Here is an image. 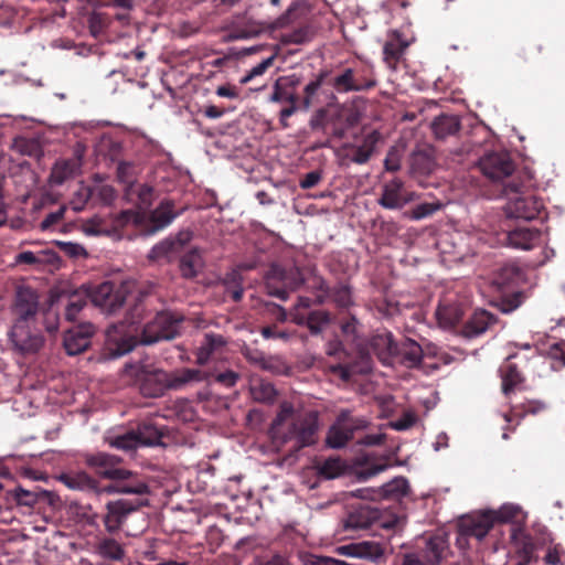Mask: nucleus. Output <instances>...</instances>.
Listing matches in <instances>:
<instances>
[{
	"instance_id": "obj_60",
	"label": "nucleus",
	"mask_w": 565,
	"mask_h": 565,
	"mask_svg": "<svg viewBox=\"0 0 565 565\" xmlns=\"http://www.w3.org/2000/svg\"><path fill=\"white\" fill-rule=\"evenodd\" d=\"M94 199V191H92V188L89 186H83L81 188L75 198L72 200L71 204L74 211L78 212L84 209L86 203L89 200Z\"/></svg>"
},
{
	"instance_id": "obj_62",
	"label": "nucleus",
	"mask_w": 565,
	"mask_h": 565,
	"mask_svg": "<svg viewBox=\"0 0 565 565\" xmlns=\"http://www.w3.org/2000/svg\"><path fill=\"white\" fill-rule=\"evenodd\" d=\"M122 494L145 495L149 493V487L141 480H132L128 483L121 482Z\"/></svg>"
},
{
	"instance_id": "obj_44",
	"label": "nucleus",
	"mask_w": 565,
	"mask_h": 565,
	"mask_svg": "<svg viewBox=\"0 0 565 565\" xmlns=\"http://www.w3.org/2000/svg\"><path fill=\"white\" fill-rule=\"evenodd\" d=\"M371 522V514L366 508H360L352 512L345 520V529L360 530L369 527Z\"/></svg>"
},
{
	"instance_id": "obj_20",
	"label": "nucleus",
	"mask_w": 565,
	"mask_h": 565,
	"mask_svg": "<svg viewBox=\"0 0 565 565\" xmlns=\"http://www.w3.org/2000/svg\"><path fill=\"white\" fill-rule=\"evenodd\" d=\"M301 78L296 75L280 76L276 79L269 102L277 104H289L299 102L298 87Z\"/></svg>"
},
{
	"instance_id": "obj_7",
	"label": "nucleus",
	"mask_w": 565,
	"mask_h": 565,
	"mask_svg": "<svg viewBox=\"0 0 565 565\" xmlns=\"http://www.w3.org/2000/svg\"><path fill=\"white\" fill-rule=\"evenodd\" d=\"M88 297L89 287L87 286L73 289L68 285H60L51 290L50 301L51 306L64 307L65 318L73 321L87 303Z\"/></svg>"
},
{
	"instance_id": "obj_31",
	"label": "nucleus",
	"mask_w": 565,
	"mask_h": 565,
	"mask_svg": "<svg viewBox=\"0 0 565 565\" xmlns=\"http://www.w3.org/2000/svg\"><path fill=\"white\" fill-rule=\"evenodd\" d=\"M127 195L140 210H147L152 204L153 189L148 184H130Z\"/></svg>"
},
{
	"instance_id": "obj_2",
	"label": "nucleus",
	"mask_w": 565,
	"mask_h": 565,
	"mask_svg": "<svg viewBox=\"0 0 565 565\" xmlns=\"http://www.w3.org/2000/svg\"><path fill=\"white\" fill-rule=\"evenodd\" d=\"M180 319L171 312L162 311L141 324L139 320H125L111 326L106 332L105 355L120 358L131 352L137 344H152L170 340L178 333Z\"/></svg>"
},
{
	"instance_id": "obj_46",
	"label": "nucleus",
	"mask_w": 565,
	"mask_h": 565,
	"mask_svg": "<svg viewBox=\"0 0 565 565\" xmlns=\"http://www.w3.org/2000/svg\"><path fill=\"white\" fill-rule=\"evenodd\" d=\"M250 393L255 401L262 403H270L276 397L275 387L267 382L254 383L250 387Z\"/></svg>"
},
{
	"instance_id": "obj_39",
	"label": "nucleus",
	"mask_w": 565,
	"mask_h": 565,
	"mask_svg": "<svg viewBox=\"0 0 565 565\" xmlns=\"http://www.w3.org/2000/svg\"><path fill=\"white\" fill-rule=\"evenodd\" d=\"M355 82L359 85L358 92L369 90L376 86L373 68L370 65L352 67Z\"/></svg>"
},
{
	"instance_id": "obj_33",
	"label": "nucleus",
	"mask_w": 565,
	"mask_h": 565,
	"mask_svg": "<svg viewBox=\"0 0 565 565\" xmlns=\"http://www.w3.org/2000/svg\"><path fill=\"white\" fill-rule=\"evenodd\" d=\"M340 551L344 555L360 558H377L382 555V550L379 545L369 542L345 545L340 547Z\"/></svg>"
},
{
	"instance_id": "obj_14",
	"label": "nucleus",
	"mask_w": 565,
	"mask_h": 565,
	"mask_svg": "<svg viewBox=\"0 0 565 565\" xmlns=\"http://www.w3.org/2000/svg\"><path fill=\"white\" fill-rule=\"evenodd\" d=\"M147 504V499L109 501L106 504V514L103 520L106 531L109 533L119 531L131 512Z\"/></svg>"
},
{
	"instance_id": "obj_52",
	"label": "nucleus",
	"mask_w": 565,
	"mask_h": 565,
	"mask_svg": "<svg viewBox=\"0 0 565 565\" xmlns=\"http://www.w3.org/2000/svg\"><path fill=\"white\" fill-rule=\"evenodd\" d=\"M328 322L329 316L324 311H313L306 320L309 330L315 334L320 333Z\"/></svg>"
},
{
	"instance_id": "obj_64",
	"label": "nucleus",
	"mask_w": 565,
	"mask_h": 565,
	"mask_svg": "<svg viewBox=\"0 0 565 565\" xmlns=\"http://www.w3.org/2000/svg\"><path fill=\"white\" fill-rule=\"evenodd\" d=\"M65 211L66 206L62 205L55 212L49 213L41 222L40 228L42 231H47L52 228L54 225H56L63 220Z\"/></svg>"
},
{
	"instance_id": "obj_35",
	"label": "nucleus",
	"mask_w": 565,
	"mask_h": 565,
	"mask_svg": "<svg viewBox=\"0 0 565 565\" xmlns=\"http://www.w3.org/2000/svg\"><path fill=\"white\" fill-rule=\"evenodd\" d=\"M203 267V259L199 249H190L180 260V270L186 278H192Z\"/></svg>"
},
{
	"instance_id": "obj_32",
	"label": "nucleus",
	"mask_w": 565,
	"mask_h": 565,
	"mask_svg": "<svg viewBox=\"0 0 565 565\" xmlns=\"http://www.w3.org/2000/svg\"><path fill=\"white\" fill-rule=\"evenodd\" d=\"M225 344L222 335L206 333L203 343L198 348L195 356L199 365H204L210 360L212 353Z\"/></svg>"
},
{
	"instance_id": "obj_38",
	"label": "nucleus",
	"mask_w": 565,
	"mask_h": 565,
	"mask_svg": "<svg viewBox=\"0 0 565 565\" xmlns=\"http://www.w3.org/2000/svg\"><path fill=\"white\" fill-rule=\"evenodd\" d=\"M98 554L109 561H120L125 556L122 546L114 539H104L97 546Z\"/></svg>"
},
{
	"instance_id": "obj_15",
	"label": "nucleus",
	"mask_w": 565,
	"mask_h": 565,
	"mask_svg": "<svg viewBox=\"0 0 565 565\" xmlns=\"http://www.w3.org/2000/svg\"><path fill=\"white\" fill-rule=\"evenodd\" d=\"M40 297L30 286L17 287L14 302L11 306L13 319L34 321L39 311Z\"/></svg>"
},
{
	"instance_id": "obj_21",
	"label": "nucleus",
	"mask_w": 565,
	"mask_h": 565,
	"mask_svg": "<svg viewBox=\"0 0 565 565\" xmlns=\"http://www.w3.org/2000/svg\"><path fill=\"white\" fill-rule=\"evenodd\" d=\"M94 334L90 323H82L70 329L64 335V348L68 355H76L86 350Z\"/></svg>"
},
{
	"instance_id": "obj_51",
	"label": "nucleus",
	"mask_w": 565,
	"mask_h": 565,
	"mask_svg": "<svg viewBox=\"0 0 565 565\" xmlns=\"http://www.w3.org/2000/svg\"><path fill=\"white\" fill-rule=\"evenodd\" d=\"M141 446H152L160 439L159 430L151 424H145L137 431Z\"/></svg>"
},
{
	"instance_id": "obj_43",
	"label": "nucleus",
	"mask_w": 565,
	"mask_h": 565,
	"mask_svg": "<svg viewBox=\"0 0 565 565\" xmlns=\"http://www.w3.org/2000/svg\"><path fill=\"white\" fill-rule=\"evenodd\" d=\"M194 237V232L191 227L181 228L178 233L170 235L160 245L154 247H184Z\"/></svg>"
},
{
	"instance_id": "obj_53",
	"label": "nucleus",
	"mask_w": 565,
	"mask_h": 565,
	"mask_svg": "<svg viewBox=\"0 0 565 565\" xmlns=\"http://www.w3.org/2000/svg\"><path fill=\"white\" fill-rule=\"evenodd\" d=\"M94 191V199L103 205H110L116 199V191L111 185L100 184L92 188Z\"/></svg>"
},
{
	"instance_id": "obj_1",
	"label": "nucleus",
	"mask_w": 565,
	"mask_h": 565,
	"mask_svg": "<svg viewBox=\"0 0 565 565\" xmlns=\"http://www.w3.org/2000/svg\"><path fill=\"white\" fill-rule=\"evenodd\" d=\"M179 215L172 200L164 199L149 213L148 216L137 214L130 210L106 220L95 216L84 224V232L88 235L108 236L115 241L130 239L132 235L152 236L168 227Z\"/></svg>"
},
{
	"instance_id": "obj_29",
	"label": "nucleus",
	"mask_w": 565,
	"mask_h": 565,
	"mask_svg": "<svg viewBox=\"0 0 565 565\" xmlns=\"http://www.w3.org/2000/svg\"><path fill=\"white\" fill-rule=\"evenodd\" d=\"M494 322L493 316L486 310H477L462 329V335L466 338H475L484 333Z\"/></svg>"
},
{
	"instance_id": "obj_50",
	"label": "nucleus",
	"mask_w": 565,
	"mask_h": 565,
	"mask_svg": "<svg viewBox=\"0 0 565 565\" xmlns=\"http://www.w3.org/2000/svg\"><path fill=\"white\" fill-rule=\"evenodd\" d=\"M354 120L350 117L347 118L345 122L340 120V116L332 118L330 122V131L327 134L334 139H343L351 126H353Z\"/></svg>"
},
{
	"instance_id": "obj_26",
	"label": "nucleus",
	"mask_w": 565,
	"mask_h": 565,
	"mask_svg": "<svg viewBox=\"0 0 565 565\" xmlns=\"http://www.w3.org/2000/svg\"><path fill=\"white\" fill-rule=\"evenodd\" d=\"M371 348L383 364L392 365L395 362L398 344L393 341L391 333L383 332L374 335Z\"/></svg>"
},
{
	"instance_id": "obj_28",
	"label": "nucleus",
	"mask_w": 565,
	"mask_h": 565,
	"mask_svg": "<svg viewBox=\"0 0 565 565\" xmlns=\"http://www.w3.org/2000/svg\"><path fill=\"white\" fill-rule=\"evenodd\" d=\"M541 236L539 230H533L527 226H518L507 234L508 247L524 248L534 247L540 244L536 238Z\"/></svg>"
},
{
	"instance_id": "obj_27",
	"label": "nucleus",
	"mask_w": 565,
	"mask_h": 565,
	"mask_svg": "<svg viewBox=\"0 0 565 565\" xmlns=\"http://www.w3.org/2000/svg\"><path fill=\"white\" fill-rule=\"evenodd\" d=\"M57 480L71 490L93 492L96 488V480L82 470L63 472Z\"/></svg>"
},
{
	"instance_id": "obj_34",
	"label": "nucleus",
	"mask_w": 565,
	"mask_h": 565,
	"mask_svg": "<svg viewBox=\"0 0 565 565\" xmlns=\"http://www.w3.org/2000/svg\"><path fill=\"white\" fill-rule=\"evenodd\" d=\"M327 75V72H320L315 79L310 81L303 87L302 96H299V104L302 106L303 111L309 110V108L315 104L318 90L321 88Z\"/></svg>"
},
{
	"instance_id": "obj_56",
	"label": "nucleus",
	"mask_w": 565,
	"mask_h": 565,
	"mask_svg": "<svg viewBox=\"0 0 565 565\" xmlns=\"http://www.w3.org/2000/svg\"><path fill=\"white\" fill-rule=\"evenodd\" d=\"M309 41V29L307 26L295 29L281 35L284 44H302Z\"/></svg>"
},
{
	"instance_id": "obj_55",
	"label": "nucleus",
	"mask_w": 565,
	"mask_h": 565,
	"mask_svg": "<svg viewBox=\"0 0 565 565\" xmlns=\"http://www.w3.org/2000/svg\"><path fill=\"white\" fill-rule=\"evenodd\" d=\"M404 47L397 42H387L383 47L384 61L394 67L403 54Z\"/></svg>"
},
{
	"instance_id": "obj_36",
	"label": "nucleus",
	"mask_w": 565,
	"mask_h": 565,
	"mask_svg": "<svg viewBox=\"0 0 565 565\" xmlns=\"http://www.w3.org/2000/svg\"><path fill=\"white\" fill-rule=\"evenodd\" d=\"M330 84L338 93L358 92L359 88L352 67L343 68L331 79Z\"/></svg>"
},
{
	"instance_id": "obj_49",
	"label": "nucleus",
	"mask_w": 565,
	"mask_h": 565,
	"mask_svg": "<svg viewBox=\"0 0 565 565\" xmlns=\"http://www.w3.org/2000/svg\"><path fill=\"white\" fill-rule=\"evenodd\" d=\"M544 353L553 361L554 369L565 366V341L550 344Z\"/></svg>"
},
{
	"instance_id": "obj_23",
	"label": "nucleus",
	"mask_w": 565,
	"mask_h": 565,
	"mask_svg": "<svg viewBox=\"0 0 565 565\" xmlns=\"http://www.w3.org/2000/svg\"><path fill=\"white\" fill-rule=\"evenodd\" d=\"M463 309L452 296H447L440 300L436 309V319L444 329L452 328L462 317Z\"/></svg>"
},
{
	"instance_id": "obj_3",
	"label": "nucleus",
	"mask_w": 565,
	"mask_h": 565,
	"mask_svg": "<svg viewBox=\"0 0 565 565\" xmlns=\"http://www.w3.org/2000/svg\"><path fill=\"white\" fill-rule=\"evenodd\" d=\"M318 430L317 412L297 411L290 402L285 401L270 424L269 437L276 449L291 444L292 449L299 450L316 444Z\"/></svg>"
},
{
	"instance_id": "obj_48",
	"label": "nucleus",
	"mask_w": 565,
	"mask_h": 565,
	"mask_svg": "<svg viewBox=\"0 0 565 565\" xmlns=\"http://www.w3.org/2000/svg\"><path fill=\"white\" fill-rule=\"evenodd\" d=\"M57 259L54 249H42L40 253L34 254L33 252H24L17 256V262L19 263H42L50 262L53 263Z\"/></svg>"
},
{
	"instance_id": "obj_9",
	"label": "nucleus",
	"mask_w": 565,
	"mask_h": 565,
	"mask_svg": "<svg viewBox=\"0 0 565 565\" xmlns=\"http://www.w3.org/2000/svg\"><path fill=\"white\" fill-rule=\"evenodd\" d=\"M267 279L269 294L281 300H286L288 298L287 289H297L302 282L306 281V276L296 266L290 267L289 269H285L278 265H275L271 267Z\"/></svg>"
},
{
	"instance_id": "obj_8",
	"label": "nucleus",
	"mask_w": 565,
	"mask_h": 565,
	"mask_svg": "<svg viewBox=\"0 0 565 565\" xmlns=\"http://www.w3.org/2000/svg\"><path fill=\"white\" fill-rule=\"evenodd\" d=\"M34 321L13 319L8 332L9 342L21 353H35L44 343L40 332L33 330Z\"/></svg>"
},
{
	"instance_id": "obj_47",
	"label": "nucleus",
	"mask_w": 565,
	"mask_h": 565,
	"mask_svg": "<svg viewBox=\"0 0 565 565\" xmlns=\"http://www.w3.org/2000/svg\"><path fill=\"white\" fill-rule=\"evenodd\" d=\"M111 447L122 450L135 449L141 446L139 436L136 431H128L122 435H118L109 440Z\"/></svg>"
},
{
	"instance_id": "obj_57",
	"label": "nucleus",
	"mask_w": 565,
	"mask_h": 565,
	"mask_svg": "<svg viewBox=\"0 0 565 565\" xmlns=\"http://www.w3.org/2000/svg\"><path fill=\"white\" fill-rule=\"evenodd\" d=\"M74 163L72 161L57 162L52 171V179L55 183L62 184L73 173Z\"/></svg>"
},
{
	"instance_id": "obj_18",
	"label": "nucleus",
	"mask_w": 565,
	"mask_h": 565,
	"mask_svg": "<svg viewBox=\"0 0 565 565\" xmlns=\"http://www.w3.org/2000/svg\"><path fill=\"white\" fill-rule=\"evenodd\" d=\"M414 200V193L407 192L404 182L395 178L383 185L379 204L384 209L399 210Z\"/></svg>"
},
{
	"instance_id": "obj_5",
	"label": "nucleus",
	"mask_w": 565,
	"mask_h": 565,
	"mask_svg": "<svg viewBox=\"0 0 565 565\" xmlns=\"http://www.w3.org/2000/svg\"><path fill=\"white\" fill-rule=\"evenodd\" d=\"M526 280V275L515 265L502 267L493 279V286L501 292L499 308L509 313L520 307L525 296L518 290Z\"/></svg>"
},
{
	"instance_id": "obj_54",
	"label": "nucleus",
	"mask_w": 565,
	"mask_h": 565,
	"mask_svg": "<svg viewBox=\"0 0 565 565\" xmlns=\"http://www.w3.org/2000/svg\"><path fill=\"white\" fill-rule=\"evenodd\" d=\"M440 202H425L416 205L412 212L411 217L413 220H422L433 215L435 212L441 209Z\"/></svg>"
},
{
	"instance_id": "obj_58",
	"label": "nucleus",
	"mask_w": 565,
	"mask_h": 565,
	"mask_svg": "<svg viewBox=\"0 0 565 565\" xmlns=\"http://www.w3.org/2000/svg\"><path fill=\"white\" fill-rule=\"evenodd\" d=\"M274 61H275V55H271L267 58H265L264 61H262L259 64H257L256 66H254L250 71H248L246 73V75H244L239 83L241 84H247L248 82H250L254 77H257V76H260L263 75L273 64H274Z\"/></svg>"
},
{
	"instance_id": "obj_12",
	"label": "nucleus",
	"mask_w": 565,
	"mask_h": 565,
	"mask_svg": "<svg viewBox=\"0 0 565 565\" xmlns=\"http://www.w3.org/2000/svg\"><path fill=\"white\" fill-rule=\"evenodd\" d=\"M366 426V419L352 418L349 412H342L328 431L326 439L327 445L334 449L342 448L353 438L354 431L363 429Z\"/></svg>"
},
{
	"instance_id": "obj_40",
	"label": "nucleus",
	"mask_w": 565,
	"mask_h": 565,
	"mask_svg": "<svg viewBox=\"0 0 565 565\" xmlns=\"http://www.w3.org/2000/svg\"><path fill=\"white\" fill-rule=\"evenodd\" d=\"M412 170L419 174H429L433 172L435 162L426 151H416L411 157Z\"/></svg>"
},
{
	"instance_id": "obj_19",
	"label": "nucleus",
	"mask_w": 565,
	"mask_h": 565,
	"mask_svg": "<svg viewBox=\"0 0 565 565\" xmlns=\"http://www.w3.org/2000/svg\"><path fill=\"white\" fill-rule=\"evenodd\" d=\"M493 524V515L489 510L462 516L459 522V530L462 535L475 536L478 540H482Z\"/></svg>"
},
{
	"instance_id": "obj_10",
	"label": "nucleus",
	"mask_w": 565,
	"mask_h": 565,
	"mask_svg": "<svg viewBox=\"0 0 565 565\" xmlns=\"http://www.w3.org/2000/svg\"><path fill=\"white\" fill-rule=\"evenodd\" d=\"M478 167L482 174L492 182L514 178L515 163L507 151L486 153L479 159Z\"/></svg>"
},
{
	"instance_id": "obj_6",
	"label": "nucleus",
	"mask_w": 565,
	"mask_h": 565,
	"mask_svg": "<svg viewBox=\"0 0 565 565\" xmlns=\"http://www.w3.org/2000/svg\"><path fill=\"white\" fill-rule=\"evenodd\" d=\"M395 361L401 362L407 367L438 369L440 363H448L446 355L438 356L435 347H427L425 350L414 340L406 339L397 348Z\"/></svg>"
},
{
	"instance_id": "obj_63",
	"label": "nucleus",
	"mask_w": 565,
	"mask_h": 565,
	"mask_svg": "<svg viewBox=\"0 0 565 565\" xmlns=\"http://www.w3.org/2000/svg\"><path fill=\"white\" fill-rule=\"evenodd\" d=\"M117 177L120 182L134 184L135 166L131 162L120 161L117 167Z\"/></svg>"
},
{
	"instance_id": "obj_25",
	"label": "nucleus",
	"mask_w": 565,
	"mask_h": 565,
	"mask_svg": "<svg viewBox=\"0 0 565 565\" xmlns=\"http://www.w3.org/2000/svg\"><path fill=\"white\" fill-rule=\"evenodd\" d=\"M139 382L140 392L145 396L157 397L168 388V373L161 370L143 372Z\"/></svg>"
},
{
	"instance_id": "obj_24",
	"label": "nucleus",
	"mask_w": 565,
	"mask_h": 565,
	"mask_svg": "<svg viewBox=\"0 0 565 565\" xmlns=\"http://www.w3.org/2000/svg\"><path fill=\"white\" fill-rule=\"evenodd\" d=\"M447 551V542L443 536H434L429 539L426 545V556L428 564L420 562L414 554L406 555L402 565H437Z\"/></svg>"
},
{
	"instance_id": "obj_30",
	"label": "nucleus",
	"mask_w": 565,
	"mask_h": 565,
	"mask_svg": "<svg viewBox=\"0 0 565 565\" xmlns=\"http://www.w3.org/2000/svg\"><path fill=\"white\" fill-rule=\"evenodd\" d=\"M431 129L436 138L445 139L459 131L460 120L455 115H440L434 119Z\"/></svg>"
},
{
	"instance_id": "obj_13",
	"label": "nucleus",
	"mask_w": 565,
	"mask_h": 565,
	"mask_svg": "<svg viewBox=\"0 0 565 565\" xmlns=\"http://www.w3.org/2000/svg\"><path fill=\"white\" fill-rule=\"evenodd\" d=\"M119 458L106 452L85 455V463L99 477L110 480L125 481L131 476V471L119 467Z\"/></svg>"
},
{
	"instance_id": "obj_61",
	"label": "nucleus",
	"mask_w": 565,
	"mask_h": 565,
	"mask_svg": "<svg viewBox=\"0 0 565 565\" xmlns=\"http://www.w3.org/2000/svg\"><path fill=\"white\" fill-rule=\"evenodd\" d=\"M327 110L324 108L318 109L310 118L309 126L312 131H328Z\"/></svg>"
},
{
	"instance_id": "obj_37",
	"label": "nucleus",
	"mask_w": 565,
	"mask_h": 565,
	"mask_svg": "<svg viewBox=\"0 0 565 565\" xmlns=\"http://www.w3.org/2000/svg\"><path fill=\"white\" fill-rule=\"evenodd\" d=\"M490 513L493 515L494 522L502 523L512 522L520 518L524 520L526 518V514L523 513L521 507L513 503H504L497 511L490 510Z\"/></svg>"
},
{
	"instance_id": "obj_45",
	"label": "nucleus",
	"mask_w": 565,
	"mask_h": 565,
	"mask_svg": "<svg viewBox=\"0 0 565 565\" xmlns=\"http://www.w3.org/2000/svg\"><path fill=\"white\" fill-rule=\"evenodd\" d=\"M502 373V390L508 395L520 382L521 375L511 363H507L501 367Z\"/></svg>"
},
{
	"instance_id": "obj_4",
	"label": "nucleus",
	"mask_w": 565,
	"mask_h": 565,
	"mask_svg": "<svg viewBox=\"0 0 565 565\" xmlns=\"http://www.w3.org/2000/svg\"><path fill=\"white\" fill-rule=\"evenodd\" d=\"M524 188L520 178H513L503 185V194L508 198L505 213L511 218L525 222L542 218L545 215L543 201L534 194L522 191Z\"/></svg>"
},
{
	"instance_id": "obj_11",
	"label": "nucleus",
	"mask_w": 565,
	"mask_h": 565,
	"mask_svg": "<svg viewBox=\"0 0 565 565\" xmlns=\"http://www.w3.org/2000/svg\"><path fill=\"white\" fill-rule=\"evenodd\" d=\"M292 8H289L284 14L277 18L273 23L247 20L243 23L234 24L224 38L225 42L248 40L260 35L266 30H276L286 26L289 23V15Z\"/></svg>"
},
{
	"instance_id": "obj_16",
	"label": "nucleus",
	"mask_w": 565,
	"mask_h": 565,
	"mask_svg": "<svg viewBox=\"0 0 565 565\" xmlns=\"http://www.w3.org/2000/svg\"><path fill=\"white\" fill-rule=\"evenodd\" d=\"M127 290V286L122 285L115 291L114 285L109 281H105L97 286L94 290L89 288L88 298L95 306L104 308L108 311H114L125 302Z\"/></svg>"
},
{
	"instance_id": "obj_59",
	"label": "nucleus",
	"mask_w": 565,
	"mask_h": 565,
	"mask_svg": "<svg viewBox=\"0 0 565 565\" xmlns=\"http://www.w3.org/2000/svg\"><path fill=\"white\" fill-rule=\"evenodd\" d=\"M300 557L302 565H348L343 561L313 554H302Z\"/></svg>"
},
{
	"instance_id": "obj_17",
	"label": "nucleus",
	"mask_w": 565,
	"mask_h": 565,
	"mask_svg": "<svg viewBox=\"0 0 565 565\" xmlns=\"http://www.w3.org/2000/svg\"><path fill=\"white\" fill-rule=\"evenodd\" d=\"M381 140V132L372 130L363 136L361 145L344 143L342 147L345 151L344 158L356 164H365L372 158L376 146Z\"/></svg>"
},
{
	"instance_id": "obj_41",
	"label": "nucleus",
	"mask_w": 565,
	"mask_h": 565,
	"mask_svg": "<svg viewBox=\"0 0 565 565\" xmlns=\"http://www.w3.org/2000/svg\"><path fill=\"white\" fill-rule=\"evenodd\" d=\"M46 491L34 492L26 490L22 487H17L11 491V494L19 505L33 508L42 495L46 494Z\"/></svg>"
},
{
	"instance_id": "obj_42",
	"label": "nucleus",
	"mask_w": 565,
	"mask_h": 565,
	"mask_svg": "<svg viewBox=\"0 0 565 565\" xmlns=\"http://www.w3.org/2000/svg\"><path fill=\"white\" fill-rule=\"evenodd\" d=\"M345 463L340 458H329L319 466V473L326 479H334L343 475Z\"/></svg>"
},
{
	"instance_id": "obj_22",
	"label": "nucleus",
	"mask_w": 565,
	"mask_h": 565,
	"mask_svg": "<svg viewBox=\"0 0 565 565\" xmlns=\"http://www.w3.org/2000/svg\"><path fill=\"white\" fill-rule=\"evenodd\" d=\"M209 379V373L199 369H179L168 373V388L184 390Z\"/></svg>"
}]
</instances>
